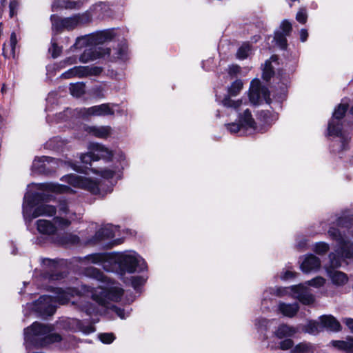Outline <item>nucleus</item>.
<instances>
[{
  "label": "nucleus",
  "mask_w": 353,
  "mask_h": 353,
  "mask_svg": "<svg viewBox=\"0 0 353 353\" xmlns=\"http://www.w3.org/2000/svg\"><path fill=\"white\" fill-rule=\"evenodd\" d=\"M79 264L81 268L85 269V276L94 278L102 283L101 285L92 288L94 290L99 288L103 289L104 292L102 294L98 292V295L108 299V303L103 305L105 307H109L111 302L119 301L123 291L118 283L112 281L98 269L88 267L89 265H99L107 272H116L120 275L147 270V264L144 259L136 252L132 250L88 254L79 259Z\"/></svg>",
  "instance_id": "obj_1"
},
{
  "label": "nucleus",
  "mask_w": 353,
  "mask_h": 353,
  "mask_svg": "<svg viewBox=\"0 0 353 353\" xmlns=\"http://www.w3.org/2000/svg\"><path fill=\"white\" fill-rule=\"evenodd\" d=\"M50 290L54 294V296L43 295L31 304L32 309L38 313L41 316L52 315L57 307L58 305H64L70 301L74 296H79V299H82L83 296H91L100 305H105L108 301L107 299L99 296L98 292L103 293V289L99 288L94 290L85 285H81L80 289L67 288L63 289L61 288L50 287ZM80 310L84 311L88 315H92L97 313V310L91 303L80 301Z\"/></svg>",
  "instance_id": "obj_2"
},
{
  "label": "nucleus",
  "mask_w": 353,
  "mask_h": 353,
  "mask_svg": "<svg viewBox=\"0 0 353 353\" xmlns=\"http://www.w3.org/2000/svg\"><path fill=\"white\" fill-rule=\"evenodd\" d=\"M35 188L41 192H26L23 199V214L26 222H30L32 219L39 216H55L58 214V208L54 205L46 204L50 200L48 194L54 193H74V191L70 187L56 183H32L28 188Z\"/></svg>",
  "instance_id": "obj_3"
},
{
  "label": "nucleus",
  "mask_w": 353,
  "mask_h": 353,
  "mask_svg": "<svg viewBox=\"0 0 353 353\" xmlns=\"http://www.w3.org/2000/svg\"><path fill=\"white\" fill-rule=\"evenodd\" d=\"M328 234L337 244L334 251L329 254L330 267L327 268V272L334 284L341 285L347 281V275L331 268L341 266L346 259H353V227L349 228L343 234L338 229L331 228Z\"/></svg>",
  "instance_id": "obj_4"
},
{
  "label": "nucleus",
  "mask_w": 353,
  "mask_h": 353,
  "mask_svg": "<svg viewBox=\"0 0 353 353\" xmlns=\"http://www.w3.org/2000/svg\"><path fill=\"white\" fill-rule=\"evenodd\" d=\"M94 172L97 173L101 179L70 174L63 176L61 178V181L74 188L86 190L92 194L101 197L110 193L112 191L114 184L112 183L106 184L104 180L112 179L116 172L112 169L107 168L100 171L94 170Z\"/></svg>",
  "instance_id": "obj_5"
},
{
  "label": "nucleus",
  "mask_w": 353,
  "mask_h": 353,
  "mask_svg": "<svg viewBox=\"0 0 353 353\" xmlns=\"http://www.w3.org/2000/svg\"><path fill=\"white\" fill-rule=\"evenodd\" d=\"M80 219V214L71 210L66 201H61L58 205V214L52 221L40 219L36 221L35 225L39 234L47 236L55 243L60 231H63Z\"/></svg>",
  "instance_id": "obj_6"
},
{
  "label": "nucleus",
  "mask_w": 353,
  "mask_h": 353,
  "mask_svg": "<svg viewBox=\"0 0 353 353\" xmlns=\"http://www.w3.org/2000/svg\"><path fill=\"white\" fill-rule=\"evenodd\" d=\"M349 106L348 99H344L334 110L332 119L328 123V134L339 139L340 149L345 150L348 148V142L351 135L353 134L352 125L345 128L341 119L344 116Z\"/></svg>",
  "instance_id": "obj_7"
},
{
  "label": "nucleus",
  "mask_w": 353,
  "mask_h": 353,
  "mask_svg": "<svg viewBox=\"0 0 353 353\" xmlns=\"http://www.w3.org/2000/svg\"><path fill=\"white\" fill-rule=\"evenodd\" d=\"M50 325L34 322L24 330V341L27 348L31 346H45L51 343L61 341L59 334L52 333Z\"/></svg>",
  "instance_id": "obj_8"
},
{
  "label": "nucleus",
  "mask_w": 353,
  "mask_h": 353,
  "mask_svg": "<svg viewBox=\"0 0 353 353\" xmlns=\"http://www.w3.org/2000/svg\"><path fill=\"white\" fill-rule=\"evenodd\" d=\"M105 5L103 3H99L92 6L88 10L83 13L73 14L68 17L60 18L56 14L50 16L52 28L57 32L63 29L72 30L81 26L90 23L92 21V12L101 11Z\"/></svg>",
  "instance_id": "obj_9"
},
{
  "label": "nucleus",
  "mask_w": 353,
  "mask_h": 353,
  "mask_svg": "<svg viewBox=\"0 0 353 353\" xmlns=\"http://www.w3.org/2000/svg\"><path fill=\"white\" fill-rule=\"evenodd\" d=\"M285 295H290L304 305H310L314 301V296L308 288L303 284H299L287 288L274 287L265 290L263 293L261 305L266 307V302L271 299L272 296L281 297Z\"/></svg>",
  "instance_id": "obj_10"
},
{
  "label": "nucleus",
  "mask_w": 353,
  "mask_h": 353,
  "mask_svg": "<svg viewBox=\"0 0 353 353\" xmlns=\"http://www.w3.org/2000/svg\"><path fill=\"white\" fill-rule=\"evenodd\" d=\"M227 130L232 134L240 133L252 134L254 132H263V128H258L248 109L239 115V121L226 124Z\"/></svg>",
  "instance_id": "obj_11"
},
{
  "label": "nucleus",
  "mask_w": 353,
  "mask_h": 353,
  "mask_svg": "<svg viewBox=\"0 0 353 353\" xmlns=\"http://www.w3.org/2000/svg\"><path fill=\"white\" fill-rule=\"evenodd\" d=\"M115 36L116 33L114 29L98 31L78 37L73 46L75 48H82L85 46H95L111 41Z\"/></svg>",
  "instance_id": "obj_12"
},
{
  "label": "nucleus",
  "mask_w": 353,
  "mask_h": 353,
  "mask_svg": "<svg viewBox=\"0 0 353 353\" xmlns=\"http://www.w3.org/2000/svg\"><path fill=\"white\" fill-rule=\"evenodd\" d=\"M41 264L43 272L39 278V280L42 281L41 285L39 284L41 287L48 288V283L60 280L64 277V274L60 272L59 264L57 261L44 259L42 260Z\"/></svg>",
  "instance_id": "obj_13"
},
{
  "label": "nucleus",
  "mask_w": 353,
  "mask_h": 353,
  "mask_svg": "<svg viewBox=\"0 0 353 353\" xmlns=\"http://www.w3.org/2000/svg\"><path fill=\"white\" fill-rule=\"evenodd\" d=\"M63 163L61 160L48 157H37L32 162V171L33 173L48 174L54 172L57 167L62 165Z\"/></svg>",
  "instance_id": "obj_14"
},
{
  "label": "nucleus",
  "mask_w": 353,
  "mask_h": 353,
  "mask_svg": "<svg viewBox=\"0 0 353 353\" xmlns=\"http://www.w3.org/2000/svg\"><path fill=\"white\" fill-rule=\"evenodd\" d=\"M243 88V82L241 80H236L228 88V94L225 96L221 101V104L226 108H232L236 111L241 109L243 105L247 104V101H243V99L236 101L232 100V97L237 96Z\"/></svg>",
  "instance_id": "obj_15"
},
{
  "label": "nucleus",
  "mask_w": 353,
  "mask_h": 353,
  "mask_svg": "<svg viewBox=\"0 0 353 353\" xmlns=\"http://www.w3.org/2000/svg\"><path fill=\"white\" fill-rule=\"evenodd\" d=\"M249 99L253 105H259L263 101L270 103V93L267 88L262 86L259 79L251 81L249 90Z\"/></svg>",
  "instance_id": "obj_16"
},
{
  "label": "nucleus",
  "mask_w": 353,
  "mask_h": 353,
  "mask_svg": "<svg viewBox=\"0 0 353 353\" xmlns=\"http://www.w3.org/2000/svg\"><path fill=\"white\" fill-rule=\"evenodd\" d=\"M117 105L110 103H103L98 105H94L88 108H83L78 110L79 117L85 118L90 116H112L114 114V108Z\"/></svg>",
  "instance_id": "obj_17"
},
{
  "label": "nucleus",
  "mask_w": 353,
  "mask_h": 353,
  "mask_svg": "<svg viewBox=\"0 0 353 353\" xmlns=\"http://www.w3.org/2000/svg\"><path fill=\"white\" fill-rule=\"evenodd\" d=\"M60 325L65 329L73 330L75 332H81L88 335L95 332V328L92 324L84 325V323L77 319H67L59 323Z\"/></svg>",
  "instance_id": "obj_18"
},
{
  "label": "nucleus",
  "mask_w": 353,
  "mask_h": 353,
  "mask_svg": "<svg viewBox=\"0 0 353 353\" xmlns=\"http://www.w3.org/2000/svg\"><path fill=\"white\" fill-rule=\"evenodd\" d=\"M117 231V226L106 225L99 229L95 234L92 238L88 239L86 241L88 243L95 244L103 240L111 239L115 236Z\"/></svg>",
  "instance_id": "obj_19"
},
{
  "label": "nucleus",
  "mask_w": 353,
  "mask_h": 353,
  "mask_svg": "<svg viewBox=\"0 0 353 353\" xmlns=\"http://www.w3.org/2000/svg\"><path fill=\"white\" fill-rule=\"evenodd\" d=\"M88 150L94 156V159L98 161L103 159L106 161H111L114 153L105 145L99 143H91L88 146Z\"/></svg>",
  "instance_id": "obj_20"
},
{
  "label": "nucleus",
  "mask_w": 353,
  "mask_h": 353,
  "mask_svg": "<svg viewBox=\"0 0 353 353\" xmlns=\"http://www.w3.org/2000/svg\"><path fill=\"white\" fill-rule=\"evenodd\" d=\"M321 267L320 259L313 255L307 254L301 264V269L305 273H310L317 271Z\"/></svg>",
  "instance_id": "obj_21"
},
{
  "label": "nucleus",
  "mask_w": 353,
  "mask_h": 353,
  "mask_svg": "<svg viewBox=\"0 0 353 353\" xmlns=\"http://www.w3.org/2000/svg\"><path fill=\"white\" fill-rule=\"evenodd\" d=\"M84 130L89 134L99 139H106L112 134V129L109 125L85 126Z\"/></svg>",
  "instance_id": "obj_22"
},
{
  "label": "nucleus",
  "mask_w": 353,
  "mask_h": 353,
  "mask_svg": "<svg viewBox=\"0 0 353 353\" xmlns=\"http://www.w3.org/2000/svg\"><path fill=\"white\" fill-rule=\"evenodd\" d=\"M90 48L85 49L83 52L81 54L79 57V60L82 63H88L90 61H92L96 60L97 59L100 58L101 56L107 54H110V49H106L105 52H101L99 51L95 48H92V46H89Z\"/></svg>",
  "instance_id": "obj_23"
},
{
  "label": "nucleus",
  "mask_w": 353,
  "mask_h": 353,
  "mask_svg": "<svg viewBox=\"0 0 353 353\" xmlns=\"http://www.w3.org/2000/svg\"><path fill=\"white\" fill-rule=\"evenodd\" d=\"M80 239L77 234L72 232L60 231L55 243L62 245H77Z\"/></svg>",
  "instance_id": "obj_24"
},
{
  "label": "nucleus",
  "mask_w": 353,
  "mask_h": 353,
  "mask_svg": "<svg viewBox=\"0 0 353 353\" xmlns=\"http://www.w3.org/2000/svg\"><path fill=\"white\" fill-rule=\"evenodd\" d=\"M85 3V0L70 1L65 0L59 3L58 0H54L52 4V10L56 11L59 8L78 10L80 9Z\"/></svg>",
  "instance_id": "obj_25"
},
{
  "label": "nucleus",
  "mask_w": 353,
  "mask_h": 353,
  "mask_svg": "<svg viewBox=\"0 0 353 353\" xmlns=\"http://www.w3.org/2000/svg\"><path fill=\"white\" fill-rule=\"evenodd\" d=\"M278 310L283 316L292 318L298 312L299 305L296 303H285L284 302H279L278 305Z\"/></svg>",
  "instance_id": "obj_26"
},
{
  "label": "nucleus",
  "mask_w": 353,
  "mask_h": 353,
  "mask_svg": "<svg viewBox=\"0 0 353 353\" xmlns=\"http://www.w3.org/2000/svg\"><path fill=\"white\" fill-rule=\"evenodd\" d=\"M321 328H326L332 331H339L341 325L339 322L331 315L322 316L319 319Z\"/></svg>",
  "instance_id": "obj_27"
},
{
  "label": "nucleus",
  "mask_w": 353,
  "mask_h": 353,
  "mask_svg": "<svg viewBox=\"0 0 353 353\" xmlns=\"http://www.w3.org/2000/svg\"><path fill=\"white\" fill-rule=\"evenodd\" d=\"M18 42L15 32H12L8 43H5L3 46V54L5 57L15 58L16 45Z\"/></svg>",
  "instance_id": "obj_28"
},
{
  "label": "nucleus",
  "mask_w": 353,
  "mask_h": 353,
  "mask_svg": "<svg viewBox=\"0 0 353 353\" xmlns=\"http://www.w3.org/2000/svg\"><path fill=\"white\" fill-rule=\"evenodd\" d=\"M296 333V330L294 327L286 324H281L274 331V335L278 339H282L292 336Z\"/></svg>",
  "instance_id": "obj_29"
},
{
  "label": "nucleus",
  "mask_w": 353,
  "mask_h": 353,
  "mask_svg": "<svg viewBox=\"0 0 353 353\" xmlns=\"http://www.w3.org/2000/svg\"><path fill=\"white\" fill-rule=\"evenodd\" d=\"M114 57L118 60L125 61L129 58L128 46L125 41H121L115 49Z\"/></svg>",
  "instance_id": "obj_30"
},
{
  "label": "nucleus",
  "mask_w": 353,
  "mask_h": 353,
  "mask_svg": "<svg viewBox=\"0 0 353 353\" xmlns=\"http://www.w3.org/2000/svg\"><path fill=\"white\" fill-rule=\"evenodd\" d=\"M331 343L334 347L347 353H353V337H349L345 341H332Z\"/></svg>",
  "instance_id": "obj_31"
},
{
  "label": "nucleus",
  "mask_w": 353,
  "mask_h": 353,
  "mask_svg": "<svg viewBox=\"0 0 353 353\" xmlns=\"http://www.w3.org/2000/svg\"><path fill=\"white\" fill-rule=\"evenodd\" d=\"M277 57L273 55L270 57V60H267L265 62L264 67L263 69V79L268 81L272 76L274 72V67L272 65V63H277Z\"/></svg>",
  "instance_id": "obj_32"
},
{
  "label": "nucleus",
  "mask_w": 353,
  "mask_h": 353,
  "mask_svg": "<svg viewBox=\"0 0 353 353\" xmlns=\"http://www.w3.org/2000/svg\"><path fill=\"white\" fill-rule=\"evenodd\" d=\"M83 70L84 69H83V66H75L63 73L61 74V77L63 79H70L72 77H85V73Z\"/></svg>",
  "instance_id": "obj_33"
},
{
  "label": "nucleus",
  "mask_w": 353,
  "mask_h": 353,
  "mask_svg": "<svg viewBox=\"0 0 353 353\" xmlns=\"http://www.w3.org/2000/svg\"><path fill=\"white\" fill-rule=\"evenodd\" d=\"M259 119L267 125H270L278 119V114L270 110H263L259 113Z\"/></svg>",
  "instance_id": "obj_34"
},
{
  "label": "nucleus",
  "mask_w": 353,
  "mask_h": 353,
  "mask_svg": "<svg viewBox=\"0 0 353 353\" xmlns=\"http://www.w3.org/2000/svg\"><path fill=\"white\" fill-rule=\"evenodd\" d=\"M303 330L310 334H316L322 330L321 322L309 321L307 324L303 326Z\"/></svg>",
  "instance_id": "obj_35"
},
{
  "label": "nucleus",
  "mask_w": 353,
  "mask_h": 353,
  "mask_svg": "<svg viewBox=\"0 0 353 353\" xmlns=\"http://www.w3.org/2000/svg\"><path fill=\"white\" fill-rule=\"evenodd\" d=\"M314 347L308 343H301L296 345L290 353H312Z\"/></svg>",
  "instance_id": "obj_36"
},
{
  "label": "nucleus",
  "mask_w": 353,
  "mask_h": 353,
  "mask_svg": "<svg viewBox=\"0 0 353 353\" xmlns=\"http://www.w3.org/2000/svg\"><path fill=\"white\" fill-rule=\"evenodd\" d=\"M70 91L72 96L79 97L85 92V84L83 83H71Z\"/></svg>",
  "instance_id": "obj_37"
},
{
  "label": "nucleus",
  "mask_w": 353,
  "mask_h": 353,
  "mask_svg": "<svg viewBox=\"0 0 353 353\" xmlns=\"http://www.w3.org/2000/svg\"><path fill=\"white\" fill-rule=\"evenodd\" d=\"M251 47L248 43H243L238 50L236 57L239 59L247 58L251 52Z\"/></svg>",
  "instance_id": "obj_38"
},
{
  "label": "nucleus",
  "mask_w": 353,
  "mask_h": 353,
  "mask_svg": "<svg viewBox=\"0 0 353 353\" xmlns=\"http://www.w3.org/2000/svg\"><path fill=\"white\" fill-rule=\"evenodd\" d=\"M286 36L288 34L281 32V31H276L274 34V39L276 44L281 48H285L287 44Z\"/></svg>",
  "instance_id": "obj_39"
},
{
  "label": "nucleus",
  "mask_w": 353,
  "mask_h": 353,
  "mask_svg": "<svg viewBox=\"0 0 353 353\" xmlns=\"http://www.w3.org/2000/svg\"><path fill=\"white\" fill-rule=\"evenodd\" d=\"M271 321L264 318H259L255 320V326L259 332L266 331L270 325Z\"/></svg>",
  "instance_id": "obj_40"
},
{
  "label": "nucleus",
  "mask_w": 353,
  "mask_h": 353,
  "mask_svg": "<svg viewBox=\"0 0 353 353\" xmlns=\"http://www.w3.org/2000/svg\"><path fill=\"white\" fill-rule=\"evenodd\" d=\"M330 247L329 245L325 242H318L313 245L312 250L318 254H323L326 253Z\"/></svg>",
  "instance_id": "obj_41"
},
{
  "label": "nucleus",
  "mask_w": 353,
  "mask_h": 353,
  "mask_svg": "<svg viewBox=\"0 0 353 353\" xmlns=\"http://www.w3.org/2000/svg\"><path fill=\"white\" fill-rule=\"evenodd\" d=\"M65 145V141L59 137H54L47 143V147L52 150H57Z\"/></svg>",
  "instance_id": "obj_42"
},
{
  "label": "nucleus",
  "mask_w": 353,
  "mask_h": 353,
  "mask_svg": "<svg viewBox=\"0 0 353 353\" xmlns=\"http://www.w3.org/2000/svg\"><path fill=\"white\" fill-rule=\"evenodd\" d=\"M85 77L90 75L97 76L102 72V68L98 66H83Z\"/></svg>",
  "instance_id": "obj_43"
},
{
  "label": "nucleus",
  "mask_w": 353,
  "mask_h": 353,
  "mask_svg": "<svg viewBox=\"0 0 353 353\" xmlns=\"http://www.w3.org/2000/svg\"><path fill=\"white\" fill-rule=\"evenodd\" d=\"M145 281L146 279L142 276H132L131 278V284L135 290H137L145 283Z\"/></svg>",
  "instance_id": "obj_44"
},
{
  "label": "nucleus",
  "mask_w": 353,
  "mask_h": 353,
  "mask_svg": "<svg viewBox=\"0 0 353 353\" xmlns=\"http://www.w3.org/2000/svg\"><path fill=\"white\" fill-rule=\"evenodd\" d=\"M296 19L301 23H305L307 19V13L305 8H301L296 15Z\"/></svg>",
  "instance_id": "obj_45"
},
{
  "label": "nucleus",
  "mask_w": 353,
  "mask_h": 353,
  "mask_svg": "<svg viewBox=\"0 0 353 353\" xmlns=\"http://www.w3.org/2000/svg\"><path fill=\"white\" fill-rule=\"evenodd\" d=\"M99 340L105 344H110L114 340L115 337L112 333H103L99 334Z\"/></svg>",
  "instance_id": "obj_46"
},
{
  "label": "nucleus",
  "mask_w": 353,
  "mask_h": 353,
  "mask_svg": "<svg viewBox=\"0 0 353 353\" xmlns=\"http://www.w3.org/2000/svg\"><path fill=\"white\" fill-rule=\"evenodd\" d=\"M81 161L84 164H90L92 161H97L94 156L90 152V150L87 153L82 154L80 157Z\"/></svg>",
  "instance_id": "obj_47"
},
{
  "label": "nucleus",
  "mask_w": 353,
  "mask_h": 353,
  "mask_svg": "<svg viewBox=\"0 0 353 353\" xmlns=\"http://www.w3.org/2000/svg\"><path fill=\"white\" fill-rule=\"evenodd\" d=\"M49 51L53 58H57L61 54V48L57 45L54 41L52 40Z\"/></svg>",
  "instance_id": "obj_48"
},
{
  "label": "nucleus",
  "mask_w": 353,
  "mask_h": 353,
  "mask_svg": "<svg viewBox=\"0 0 353 353\" xmlns=\"http://www.w3.org/2000/svg\"><path fill=\"white\" fill-rule=\"evenodd\" d=\"M280 29L281 32L288 35L292 30V24L288 21L284 20L281 23Z\"/></svg>",
  "instance_id": "obj_49"
},
{
  "label": "nucleus",
  "mask_w": 353,
  "mask_h": 353,
  "mask_svg": "<svg viewBox=\"0 0 353 353\" xmlns=\"http://www.w3.org/2000/svg\"><path fill=\"white\" fill-rule=\"evenodd\" d=\"M19 6V3L17 0H12L10 2V17H13L17 13V9Z\"/></svg>",
  "instance_id": "obj_50"
},
{
  "label": "nucleus",
  "mask_w": 353,
  "mask_h": 353,
  "mask_svg": "<svg viewBox=\"0 0 353 353\" xmlns=\"http://www.w3.org/2000/svg\"><path fill=\"white\" fill-rule=\"evenodd\" d=\"M325 283V279L321 276H317L314 279L308 281L307 283L308 285H312L316 288L322 286Z\"/></svg>",
  "instance_id": "obj_51"
},
{
  "label": "nucleus",
  "mask_w": 353,
  "mask_h": 353,
  "mask_svg": "<svg viewBox=\"0 0 353 353\" xmlns=\"http://www.w3.org/2000/svg\"><path fill=\"white\" fill-rule=\"evenodd\" d=\"M293 344L291 339H285L280 343V348L283 350H288L293 346Z\"/></svg>",
  "instance_id": "obj_52"
},
{
  "label": "nucleus",
  "mask_w": 353,
  "mask_h": 353,
  "mask_svg": "<svg viewBox=\"0 0 353 353\" xmlns=\"http://www.w3.org/2000/svg\"><path fill=\"white\" fill-rule=\"evenodd\" d=\"M113 310L121 319H123L129 316V312H125V310L123 309L117 307H113Z\"/></svg>",
  "instance_id": "obj_53"
},
{
  "label": "nucleus",
  "mask_w": 353,
  "mask_h": 353,
  "mask_svg": "<svg viewBox=\"0 0 353 353\" xmlns=\"http://www.w3.org/2000/svg\"><path fill=\"white\" fill-rule=\"evenodd\" d=\"M296 247L303 249L307 245V241L304 237H299L296 239Z\"/></svg>",
  "instance_id": "obj_54"
},
{
  "label": "nucleus",
  "mask_w": 353,
  "mask_h": 353,
  "mask_svg": "<svg viewBox=\"0 0 353 353\" xmlns=\"http://www.w3.org/2000/svg\"><path fill=\"white\" fill-rule=\"evenodd\" d=\"M343 322L346 325L350 331L353 333V319L345 318L343 320Z\"/></svg>",
  "instance_id": "obj_55"
},
{
  "label": "nucleus",
  "mask_w": 353,
  "mask_h": 353,
  "mask_svg": "<svg viewBox=\"0 0 353 353\" xmlns=\"http://www.w3.org/2000/svg\"><path fill=\"white\" fill-rule=\"evenodd\" d=\"M294 275H295L294 272H293L292 271L287 270L285 272H283V274L281 275V279L283 280H287L290 278H293L294 276Z\"/></svg>",
  "instance_id": "obj_56"
},
{
  "label": "nucleus",
  "mask_w": 353,
  "mask_h": 353,
  "mask_svg": "<svg viewBox=\"0 0 353 353\" xmlns=\"http://www.w3.org/2000/svg\"><path fill=\"white\" fill-rule=\"evenodd\" d=\"M228 72L230 74H236L240 72V67L236 65H232L229 67Z\"/></svg>",
  "instance_id": "obj_57"
},
{
  "label": "nucleus",
  "mask_w": 353,
  "mask_h": 353,
  "mask_svg": "<svg viewBox=\"0 0 353 353\" xmlns=\"http://www.w3.org/2000/svg\"><path fill=\"white\" fill-rule=\"evenodd\" d=\"M307 37H308L307 30L306 29H301L300 30V40L302 42H305L307 40Z\"/></svg>",
  "instance_id": "obj_58"
},
{
  "label": "nucleus",
  "mask_w": 353,
  "mask_h": 353,
  "mask_svg": "<svg viewBox=\"0 0 353 353\" xmlns=\"http://www.w3.org/2000/svg\"><path fill=\"white\" fill-rule=\"evenodd\" d=\"M101 90H102L100 87L94 88H93V94L99 97H103V94L101 93Z\"/></svg>",
  "instance_id": "obj_59"
},
{
  "label": "nucleus",
  "mask_w": 353,
  "mask_h": 353,
  "mask_svg": "<svg viewBox=\"0 0 353 353\" xmlns=\"http://www.w3.org/2000/svg\"><path fill=\"white\" fill-rule=\"evenodd\" d=\"M65 62H66L68 65H72V64L77 63V58H76L75 57H69V58H68V59L65 60Z\"/></svg>",
  "instance_id": "obj_60"
},
{
  "label": "nucleus",
  "mask_w": 353,
  "mask_h": 353,
  "mask_svg": "<svg viewBox=\"0 0 353 353\" xmlns=\"http://www.w3.org/2000/svg\"><path fill=\"white\" fill-rule=\"evenodd\" d=\"M117 155H118V157H119V160L121 162L125 161V154H123V152H121V151L119 152Z\"/></svg>",
  "instance_id": "obj_61"
},
{
  "label": "nucleus",
  "mask_w": 353,
  "mask_h": 353,
  "mask_svg": "<svg viewBox=\"0 0 353 353\" xmlns=\"http://www.w3.org/2000/svg\"><path fill=\"white\" fill-rule=\"evenodd\" d=\"M285 97V91H283L282 92V94H281V96L279 97V102H281L283 100H284Z\"/></svg>",
  "instance_id": "obj_62"
},
{
  "label": "nucleus",
  "mask_w": 353,
  "mask_h": 353,
  "mask_svg": "<svg viewBox=\"0 0 353 353\" xmlns=\"http://www.w3.org/2000/svg\"><path fill=\"white\" fill-rule=\"evenodd\" d=\"M6 0H2L1 1V7H5L6 6Z\"/></svg>",
  "instance_id": "obj_63"
},
{
  "label": "nucleus",
  "mask_w": 353,
  "mask_h": 353,
  "mask_svg": "<svg viewBox=\"0 0 353 353\" xmlns=\"http://www.w3.org/2000/svg\"><path fill=\"white\" fill-rule=\"evenodd\" d=\"M350 113L353 114V105L350 108Z\"/></svg>",
  "instance_id": "obj_64"
}]
</instances>
